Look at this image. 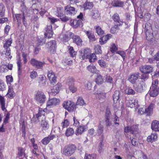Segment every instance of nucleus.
I'll return each instance as SVG.
<instances>
[{"label":"nucleus","instance_id":"f257e3e1","mask_svg":"<svg viewBox=\"0 0 159 159\" xmlns=\"http://www.w3.org/2000/svg\"><path fill=\"white\" fill-rule=\"evenodd\" d=\"M76 149V148L75 145H68L64 147L62 151V153L66 156H70L75 152Z\"/></svg>","mask_w":159,"mask_h":159},{"label":"nucleus","instance_id":"f03ea898","mask_svg":"<svg viewBox=\"0 0 159 159\" xmlns=\"http://www.w3.org/2000/svg\"><path fill=\"white\" fill-rule=\"evenodd\" d=\"M158 84V81L157 80L153 81L152 86H151L149 92L150 95L154 97L156 96L159 93V89L157 88Z\"/></svg>","mask_w":159,"mask_h":159},{"label":"nucleus","instance_id":"7ed1b4c3","mask_svg":"<svg viewBox=\"0 0 159 159\" xmlns=\"http://www.w3.org/2000/svg\"><path fill=\"white\" fill-rule=\"evenodd\" d=\"M34 99L38 104L41 105L45 102L46 97L43 92L38 91L35 94Z\"/></svg>","mask_w":159,"mask_h":159},{"label":"nucleus","instance_id":"20e7f679","mask_svg":"<svg viewBox=\"0 0 159 159\" xmlns=\"http://www.w3.org/2000/svg\"><path fill=\"white\" fill-rule=\"evenodd\" d=\"M62 106L65 109L70 112L74 111L76 109L75 103L70 101L64 102L63 103Z\"/></svg>","mask_w":159,"mask_h":159},{"label":"nucleus","instance_id":"39448f33","mask_svg":"<svg viewBox=\"0 0 159 159\" xmlns=\"http://www.w3.org/2000/svg\"><path fill=\"white\" fill-rule=\"evenodd\" d=\"M60 100L58 98H49L47 102V107L50 108L53 106H56L60 104Z\"/></svg>","mask_w":159,"mask_h":159},{"label":"nucleus","instance_id":"423d86ee","mask_svg":"<svg viewBox=\"0 0 159 159\" xmlns=\"http://www.w3.org/2000/svg\"><path fill=\"white\" fill-rule=\"evenodd\" d=\"M46 46L51 53H54L56 52L57 48L56 42L55 40H52L46 44Z\"/></svg>","mask_w":159,"mask_h":159},{"label":"nucleus","instance_id":"0eeeda50","mask_svg":"<svg viewBox=\"0 0 159 159\" xmlns=\"http://www.w3.org/2000/svg\"><path fill=\"white\" fill-rule=\"evenodd\" d=\"M61 87V84L58 83L56 85L52 87L51 88V92L48 93L49 95H55L59 92Z\"/></svg>","mask_w":159,"mask_h":159},{"label":"nucleus","instance_id":"6e6552de","mask_svg":"<svg viewBox=\"0 0 159 159\" xmlns=\"http://www.w3.org/2000/svg\"><path fill=\"white\" fill-rule=\"evenodd\" d=\"M43 117L40 122V126L42 131H46L49 129L50 126L48 121L45 120V117Z\"/></svg>","mask_w":159,"mask_h":159},{"label":"nucleus","instance_id":"1a4fd4ad","mask_svg":"<svg viewBox=\"0 0 159 159\" xmlns=\"http://www.w3.org/2000/svg\"><path fill=\"white\" fill-rule=\"evenodd\" d=\"M47 76L51 84H54L57 82V77L52 71H49L48 72Z\"/></svg>","mask_w":159,"mask_h":159},{"label":"nucleus","instance_id":"9d476101","mask_svg":"<svg viewBox=\"0 0 159 159\" xmlns=\"http://www.w3.org/2000/svg\"><path fill=\"white\" fill-rule=\"evenodd\" d=\"M138 101L137 100L132 98L129 100L127 103L128 106L131 108L134 107L135 109L139 107L138 105Z\"/></svg>","mask_w":159,"mask_h":159},{"label":"nucleus","instance_id":"9b49d317","mask_svg":"<svg viewBox=\"0 0 159 159\" xmlns=\"http://www.w3.org/2000/svg\"><path fill=\"white\" fill-rule=\"evenodd\" d=\"M152 67L149 65L142 66L140 67L141 72L144 74H148L152 72Z\"/></svg>","mask_w":159,"mask_h":159},{"label":"nucleus","instance_id":"f8f14e48","mask_svg":"<svg viewBox=\"0 0 159 159\" xmlns=\"http://www.w3.org/2000/svg\"><path fill=\"white\" fill-rule=\"evenodd\" d=\"M52 27L51 25H48L45 28L44 35L45 37H47L48 38H51L53 34V32L52 30Z\"/></svg>","mask_w":159,"mask_h":159},{"label":"nucleus","instance_id":"ddd939ff","mask_svg":"<svg viewBox=\"0 0 159 159\" xmlns=\"http://www.w3.org/2000/svg\"><path fill=\"white\" fill-rule=\"evenodd\" d=\"M138 128V126L136 125H134L130 128L129 127H126L125 128V132L126 133L130 132L134 135L135 134H136Z\"/></svg>","mask_w":159,"mask_h":159},{"label":"nucleus","instance_id":"4468645a","mask_svg":"<svg viewBox=\"0 0 159 159\" xmlns=\"http://www.w3.org/2000/svg\"><path fill=\"white\" fill-rule=\"evenodd\" d=\"M65 12L66 14H73L74 15L75 14L76 11L75 8L70 6H67L65 7Z\"/></svg>","mask_w":159,"mask_h":159},{"label":"nucleus","instance_id":"2eb2a0df","mask_svg":"<svg viewBox=\"0 0 159 159\" xmlns=\"http://www.w3.org/2000/svg\"><path fill=\"white\" fill-rule=\"evenodd\" d=\"M97 99L101 100L104 99L106 97V93L100 91L98 90L93 94Z\"/></svg>","mask_w":159,"mask_h":159},{"label":"nucleus","instance_id":"dca6fc26","mask_svg":"<svg viewBox=\"0 0 159 159\" xmlns=\"http://www.w3.org/2000/svg\"><path fill=\"white\" fill-rule=\"evenodd\" d=\"M112 37V35L110 34H108L107 35L103 36L99 39V43L100 44L102 45L106 43L107 41L111 39Z\"/></svg>","mask_w":159,"mask_h":159},{"label":"nucleus","instance_id":"f3484780","mask_svg":"<svg viewBox=\"0 0 159 159\" xmlns=\"http://www.w3.org/2000/svg\"><path fill=\"white\" fill-rule=\"evenodd\" d=\"M158 137L157 133L154 132L148 136L147 138V141L148 142L151 143L156 141Z\"/></svg>","mask_w":159,"mask_h":159},{"label":"nucleus","instance_id":"a211bd4d","mask_svg":"<svg viewBox=\"0 0 159 159\" xmlns=\"http://www.w3.org/2000/svg\"><path fill=\"white\" fill-rule=\"evenodd\" d=\"M55 137V136L54 134L50 135L43 139L41 142L43 144L47 145Z\"/></svg>","mask_w":159,"mask_h":159},{"label":"nucleus","instance_id":"6ab92c4d","mask_svg":"<svg viewBox=\"0 0 159 159\" xmlns=\"http://www.w3.org/2000/svg\"><path fill=\"white\" fill-rule=\"evenodd\" d=\"M97 74V75L95 77V81L98 85L102 84L104 81V78L99 73Z\"/></svg>","mask_w":159,"mask_h":159},{"label":"nucleus","instance_id":"aec40b11","mask_svg":"<svg viewBox=\"0 0 159 159\" xmlns=\"http://www.w3.org/2000/svg\"><path fill=\"white\" fill-rule=\"evenodd\" d=\"M151 128L155 131H159V121L157 120L153 121L151 124Z\"/></svg>","mask_w":159,"mask_h":159},{"label":"nucleus","instance_id":"412c9836","mask_svg":"<svg viewBox=\"0 0 159 159\" xmlns=\"http://www.w3.org/2000/svg\"><path fill=\"white\" fill-rule=\"evenodd\" d=\"M91 52V50L89 49H84L82 50L81 55L83 59H84L85 58H87L90 54Z\"/></svg>","mask_w":159,"mask_h":159},{"label":"nucleus","instance_id":"4be33fe9","mask_svg":"<svg viewBox=\"0 0 159 159\" xmlns=\"http://www.w3.org/2000/svg\"><path fill=\"white\" fill-rule=\"evenodd\" d=\"M74 122L73 125L77 127L76 129L75 134L76 135H79L80 134L79 132V129L80 128V122L78 120L76 119L75 117L73 118Z\"/></svg>","mask_w":159,"mask_h":159},{"label":"nucleus","instance_id":"5701e85b","mask_svg":"<svg viewBox=\"0 0 159 159\" xmlns=\"http://www.w3.org/2000/svg\"><path fill=\"white\" fill-rule=\"evenodd\" d=\"M154 107V104L151 103L148 107L145 109V112L148 115L150 116L153 113V109Z\"/></svg>","mask_w":159,"mask_h":159},{"label":"nucleus","instance_id":"b1692460","mask_svg":"<svg viewBox=\"0 0 159 159\" xmlns=\"http://www.w3.org/2000/svg\"><path fill=\"white\" fill-rule=\"evenodd\" d=\"M87 68L89 71L93 73L98 74L99 72V70H98L96 66L93 65L88 66Z\"/></svg>","mask_w":159,"mask_h":159},{"label":"nucleus","instance_id":"393cba45","mask_svg":"<svg viewBox=\"0 0 159 159\" xmlns=\"http://www.w3.org/2000/svg\"><path fill=\"white\" fill-rule=\"evenodd\" d=\"M139 74L134 73L131 75L128 78V80L132 83H134L137 79Z\"/></svg>","mask_w":159,"mask_h":159},{"label":"nucleus","instance_id":"a878e982","mask_svg":"<svg viewBox=\"0 0 159 159\" xmlns=\"http://www.w3.org/2000/svg\"><path fill=\"white\" fill-rule=\"evenodd\" d=\"M111 5L115 7H123L124 5V3L118 0H114L112 2Z\"/></svg>","mask_w":159,"mask_h":159},{"label":"nucleus","instance_id":"bb28decb","mask_svg":"<svg viewBox=\"0 0 159 159\" xmlns=\"http://www.w3.org/2000/svg\"><path fill=\"white\" fill-rule=\"evenodd\" d=\"M110 114V112L109 111L107 110L105 116V122L107 126H110L112 125V123L109 120V117Z\"/></svg>","mask_w":159,"mask_h":159},{"label":"nucleus","instance_id":"cd10ccee","mask_svg":"<svg viewBox=\"0 0 159 159\" xmlns=\"http://www.w3.org/2000/svg\"><path fill=\"white\" fill-rule=\"evenodd\" d=\"M46 110L47 109H44L43 110L41 108H39L38 113L36 115V117H37L38 119H39L40 117L42 118V117H43V116L44 117L45 112Z\"/></svg>","mask_w":159,"mask_h":159},{"label":"nucleus","instance_id":"c85d7f7f","mask_svg":"<svg viewBox=\"0 0 159 159\" xmlns=\"http://www.w3.org/2000/svg\"><path fill=\"white\" fill-rule=\"evenodd\" d=\"M6 8L2 3H0V17L5 16Z\"/></svg>","mask_w":159,"mask_h":159},{"label":"nucleus","instance_id":"c756f323","mask_svg":"<svg viewBox=\"0 0 159 159\" xmlns=\"http://www.w3.org/2000/svg\"><path fill=\"white\" fill-rule=\"evenodd\" d=\"M16 63L17 66L18 70L19 71V72L20 73L21 72L22 62L19 56L17 57Z\"/></svg>","mask_w":159,"mask_h":159},{"label":"nucleus","instance_id":"7c9ffc66","mask_svg":"<svg viewBox=\"0 0 159 159\" xmlns=\"http://www.w3.org/2000/svg\"><path fill=\"white\" fill-rule=\"evenodd\" d=\"M25 150L22 148L20 147L18 148V149L17 157H21L23 156L24 157L25 155Z\"/></svg>","mask_w":159,"mask_h":159},{"label":"nucleus","instance_id":"2f4dec72","mask_svg":"<svg viewBox=\"0 0 159 159\" xmlns=\"http://www.w3.org/2000/svg\"><path fill=\"white\" fill-rule=\"evenodd\" d=\"M12 42L11 39H9L6 41L5 43L3 44V48L5 49H10L9 47L11 46Z\"/></svg>","mask_w":159,"mask_h":159},{"label":"nucleus","instance_id":"473e14b6","mask_svg":"<svg viewBox=\"0 0 159 159\" xmlns=\"http://www.w3.org/2000/svg\"><path fill=\"white\" fill-rule=\"evenodd\" d=\"M0 104L1 105L2 109L3 111L5 110V100L4 98L1 95H0Z\"/></svg>","mask_w":159,"mask_h":159},{"label":"nucleus","instance_id":"72a5a7b5","mask_svg":"<svg viewBox=\"0 0 159 159\" xmlns=\"http://www.w3.org/2000/svg\"><path fill=\"white\" fill-rule=\"evenodd\" d=\"M7 95L10 98H12L13 97L14 92L13 91V89L12 87L9 86L8 92Z\"/></svg>","mask_w":159,"mask_h":159},{"label":"nucleus","instance_id":"f704fd0d","mask_svg":"<svg viewBox=\"0 0 159 159\" xmlns=\"http://www.w3.org/2000/svg\"><path fill=\"white\" fill-rule=\"evenodd\" d=\"M87 58L89 59V61L91 63L94 62L97 60L96 56L94 53L90 54Z\"/></svg>","mask_w":159,"mask_h":159},{"label":"nucleus","instance_id":"c9c22d12","mask_svg":"<svg viewBox=\"0 0 159 159\" xmlns=\"http://www.w3.org/2000/svg\"><path fill=\"white\" fill-rule=\"evenodd\" d=\"M125 93L128 95H134L135 93V91L131 88L127 87L125 90Z\"/></svg>","mask_w":159,"mask_h":159},{"label":"nucleus","instance_id":"e433bc0d","mask_svg":"<svg viewBox=\"0 0 159 159\" xmlns=\"http://www.w3.org/2000/svg\"><path fill=\"white\" fill-rule=\"evenodd\" d=\"M70 25L71 26L74 28H77L80 25V21L79 20H71L70 21Z\"/></svg>","mask_w":159,"mask_h":159},{"label":"nucleus","instance_id":"4c0bfd02","mask_svg":"<svg viewBox=\"0 0 159 159\" xmlns=\"http://www.w3.org/2000/svg\"><path fill=\"white\" fill-rule=\"evenodd\" d=\"M93 7L92 2H86L83 5V7L85 10L91 9Z\"/></svg>","mask_w":159,"mask_h":159},{"label":"nucleus","instance_id":"58836bf2","mask_svg":"<svg viewBox=\"0 0 159 159\" xmlns=\"http://www.w3.org/2000/svg\"><path fill=\"white\" fill-rule=\"evenodd\" d=\"M144 86L143 82H141L137 84L136 87V89L138 92H141L143 89Z\"/></svg>","mask_w":159,"mask_h":159},{"label":"nucleus","instance_id":"ea45409f","mask_svg":"<svg viewBox=\"0 0 159 159\" xmlns=\"http://www.w3.org/2000/svg\"><path fill=\"white\" fill-rule=\"evenodd\" d=\"M68 85L69 86L70 90L73 93L75 92L76 91V88L75 87L74 85L73 82H69L68 83Z\"/></svg>","mask_w":159,"mask_h":159},{"label":"nucleus","instance_id":"a19ab883","mask_svg":"<svg viewBox=\"0 0 159 159\" xmlns=\"http://www.w3.org/2000/svg\"><path fill=\"white\" fill-rule=\"evenodd\" d=\"M120 92L118 90H116L114 92L113 96V99L114 102H117L119 98Z\"/></svg>","mask_w":159,"mask_h":159},{"label":"nucleus","instance_id":"79ce46f5","mask_svg":"<svg viewBox=\"0 0 159 159\" xmlns=\"http://www.w3.org/2000/svg\"><path fill=\"white\" fill-rule=\"evenodd\" d=\"M74 133V129L71 128H68L66 130L65 134L67 137L72 136Z\"/></svg>","mask_w":159,"mask_h":159},{"label":"nucleus","instance_id":"37998d69","mask_svg":"<svg viewBox=\"0 0 159 159\" xmlns=\"http://www.w3.org/2000/svg\"><path fill=\"white\" fill-rule=\"evenodd\" d=\"M94 50L95 53L96 54H101L102 53V51L101 49V47L98 45H95L94 48Z\"/></svg>","mask_w":159,"mask_h":159},{"label":"nucleus","instance_id":"c03bdc74","mask_svg":"<svg viewBox=\"0 0 159 159\" xmlns=\"http://www.w3.org/2000/svg\"><path fill=\"white\" fill-rule=\"evenodd\" d=\"M96 32L99 35H102L104 34V31L99 26L95 27Z\"/></svg>","mask_w":159,"mask_h":159},{"label":"nucleus","instance_id":"a18cd8bd","mask_svg":"<svg viewBox=\"0 0 159 159\" xmlns=\"http://www.w3.org/2000/svg\"><path fill=\"white\" fill-rule=\"evenodd\" d=\"M69 53L71 57H74L76 54L77 52L74 50L73 48L72 47H68Z\"/></svg>","mask_w":159,"mask_h":159},{"label":"nucleus","instance_id":"49530a36","mask_svg":"<svg viewBox=\"0 0 159 159\" xmlns=\"http://www.w3.org/2000/svg\"><path fill=\"white\" fill-rule=\"evenodd\" d=\"M96 157V155L94 154H90L86 153L85 155L84 159H95Z\"/></svg>","mask_w":159,"mask_h":159},{"label":"nucleus","instance_id":"de8ad7c7","mask_svg":"<svg viewBox=\"0 0 159 159\" xmlns=\"http://www.w3.org/2000/svg\"><path fill=\"white\" fill-rule=\"evenodd\" d=\"M86 34H87L89 39L90 40L94 41L96 40V38L93 34L89 33L88 31L86 32Z\"/></svg>","mask_w":159,"mask_h":159},{"label":"nucleus","instance_id":"09e8293b","mask_svg":"<svg viewBox=\"0 0 159 159\" xmlns=\"http://www.w3.org/2000/svg\"><path fill=\"white\" fill-rule=\"evenodd\" d=\"M111 120L114 122V124L115 125H119V120L118 117L116 115H114L112 116L111 118Z\"/></svg>","mask_w":159,"mask_h":159},{"label":"nucleus","instance_id":"8fccbe9b","mask_svg":"<svg viewBox=\"0 0 159 159\" xmlns=\"http://www.w3.org/2000/svg\"><path fill=\"white\" fill-rule=\"evenodd\" d=\"M100 13L98 10L93 11L92 14V15L93 17L95 19H97L99 17Z\"/></svg>","mask_w":159,"mask_h":159},{"label":"nucleus","instance_id":"3c124183","mask_svg":"<svg viewBox=\"0 0 159 159\" xmlns=\"http://www.w3.org/2000/svg\"><path fill=\"white\" fill-rule=\"evenodd\" d=\"M117 50V48L116 47V45L112 43L111 44L110 47V51L112 53H114Z\"/></svg>","mask_w":159,"mask_h":159},{"label":"nucleus","instance_id":"603ef678","mask_svg":"<svg viewBox=\"0 0 159 159\" xmlns=\"http://www.w3.org/2000/svg\"><path fill=\"white\" fill-rule=\"evenodd\" d=\"M116 53L120 55L122 57L123 60L124 61L126 56V53L124 51H119L116 52Z\"/></svg>","mask_w":159,"mask_h":159},{"label":"nucleus","instance_id":"864d4df0","mask_svg":"<svg viewBox=\"0 0 159 159\" xmlns=\"http://www.w3.org/2000/svg\"><path fill=\"white\" fill-rule=\"evenodd\" d=\"M23 15H24V14H23L22 15L20 14H16V17L17 20L18 24H20L21 20L22 19Z\"/></svg>","mask_w":159,"mask_h":159},{"label":"nucleus","instance_id":"5fc2aeb1","mask_svg":"<svg viewBox=\"0 0 159 159\" xmlns=\"http://www.w3.org/2000/svg\"><path fill=\"white\" fill-rule=\"evenodd\" d=\"M62 10L63 8L62 7H58L57 8V12L56 15L58 16L61 17L62 16L63 14Z\"/></svg>","mask_w":159,"mask_h":159},{"label":"nucleus","instance_id":"6e6d98bb","mask_svg":"<svg viewBox=\"0 0 159 159\" xmlns=\"http://www.w3.org/2000/svg\"><path fill=\"white\" fill-rule=\"evenodd\" d=\"M73 42L79 45L80 44V38L78 36L75 35L73 37Z\"/></svg>","mask_w":159,"mask_h":159},{"label":"nucleus","instance_id":"4d7b16f0","mask_svg":"<svg viewBox=\"0 0 159 159\" xmlns=\"http://www.w3.org/2000/svg\"><path fill=\"white\" fill-rule=\"evenodd\" d=\"M106 81L107 82L110 84L113 83V79L110 75H107L106 77Z\"/></svg>","mask_w":159,"mask_h":159},{"label":"nucleus","instance_id":"13d9d810","mask_svg":"<svg viewBox=\"0 0 159 159\" xmlns=\"http://www.w3.org/2000/svg\"><path fill=\"white\" fill-rule=\"evenodd\" d=\"M69 124V122L68 120L67 119H66L64 120V121L62 122L61 125L62 128H64L68 126Z\"/></svg>","mask_w":159,"mask_h":159},{"label":"nucleus","instance_id":"bf43d9fd","mask_svg":"<svg viewBox=\"0 0 159 159\" xmlns=\"http://www.w3.org/2000/svg\"><path fill=\"white\" fill-rule=\"evenodd\" d=\"M60 129L59 127H52V131H51V133H54L55 134H58V133L60 132Z\"/></svg>","mask_w":159,"mask_h":159},{"label":"nucleus","instance_id":"052dcab7","mask_svg":"<svg viewBox=\"0 0 159 159\" xmlns=\"http://www.w3.org/2000/svg\"><path fill=\"white\" fill-rule=\"evenodd\" d=\"M60 37L61 40L65 42H67L69 40V37L66 34L61 35Z\"/></svg>","mask_w":159,"mask_h":159},{"label":"nucleus","instance_id":"680f3d73","mask_svg":"<svg viewBox=\"0 0 159 159\" xmlns=\"http://www.w3.org/2000/svg\"><path fill=\"white\" fill-rule=\"evenodd\" d=\"M6 89L5 85L2 80H0V91H3Z\"/></svg>","mask_w":159,"mask_h":159},{"label":"nucleus","instance_id":"e2e57ef3","mask_svg":"<svg viewBox=\"0 0 159 159\" xmlns=\"http://www.w3.org/2000/svg\"><path fill=\"white\" fill-rule=\"evenodd\" d=\"M98 63L99 66L101 67H105L107 64L106 62L102 60H99Z\"/></svg>","mask_w":159,"mask_h":159},{"label":"nucleus","instance_id":"0e129e2a","mask_svg":"<svg viewBox=\"0 0 159 159\" xmlns=\"http://www.w3.org/2000/svg\"><path fill=\"white\" fill-rule=\"evenodd\" d=\"M7 81V84H11V83L13 81L12 77L10 75H7L6 76Z\"/></svg>","mask_w":159,"mask_h":159},{"label":"nucleus","instance_id":"69168bd1","mask_svg":"<svg viewBox=\"0 0 159 159\" xmlns=\"http://www.w3.org/2000/svg\"><path fill=\"white\" fill-rule=\"evenodd\" d=\"M112 19L115 22H118L119 20V17L118 14L117 13L115 14L112 16Z\"/></svg>","mask_w":159,"mask_h":159},{"label":"nucleus","instance_id":"338daca9","mask_svg":"<svg viewBox=\"0 0 159 159\" xmlns=\"http://www.w3.org/2000/svg\"><path fill=\"white\" fill-rule=\"evenodd\" d=\"M44 64V62H42L38 61L35 67L39 68H41L43 67Z\"/></svg>","mask_w":159,"mask_h":159},{"label":"nucleus","instance_id":"774afa93","mask_svg":"<svg viewBox=\"0 0 159 159\" xmlns=\"http://www.w3.org/2000/svg\"><path fill=\"white\" fill-rule=\"evenodd\" d=\"M5 54L6 56H8L10 59L12 58L11 56V50L10 49H6Z\"/></svg>","mask_w":159,"mask_h":159}]
</instances>
